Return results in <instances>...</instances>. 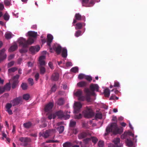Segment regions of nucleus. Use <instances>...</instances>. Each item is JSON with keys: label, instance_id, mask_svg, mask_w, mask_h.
I'll list each match as a JSON object with an SVG mask.
<instances>
[{"label": "nucleus", "instance_id": "obj_1", "mask_svg": "<svg viewBox=\"0 0 147 147\" xmlns=\"http://www.w3.org/2000/svg\"><path fill=\"white\" fill-rule=\"evenodd\" d=\"M47 44L49 46L50 51L51 52H53V50L56 51L58 54H59L61 53V51H62V56L64 57H66L67 56V51L65 48H63L61 49V46L57 44H55L53 48L50 47V45L52 42L53 37V36L51 34H48L47 35Z\"/></svg>", "mask_w": 147, "mask_h": 147}, {"label": "nucleus", "instance_id": "obj_2", "mask_svg": "<svg viewBox=\"0 0 147 147\" xmlns=\"http://www.w3.org/2000/svg\"><path fill=\"white\" fill-rule=\"evenodd\" d=\"M130 136L133 137L132 139L133 142L130 139H127L126 141L127 146L128 147H134L135 146L134 143L137 142V135L134 136V134L130 131H126L125 132L124 134L121 136V138L122 139H123Z\"/></svg>", "mask_w": 147, "mask_h": 147}, {"label": "nucleus", "instance_id": "obj_3", "mask_svg": "<svg viewBox=\"0 0 147 147\" xmlns=\"http://www.w3.org/2000/svg\"><path fill=\"white\" fill-rule=\"evenodd\" d=\"M106 131V132L105 133V135H107L110 132L114 134H117L123 131V129L122 127H118L116 123H114L107 127Z\"/></svg>", "mask_w": 147, "mask_h": 147}, {"label": "nucleus", "instance_id": "obj_4", "mask_svg": "<svg viewBox=\"0 0 147 147\" xmlns=\"http://www.w3.org/2000/svg\"><path fill=\"white\" fill-rule=\"evenodd\" d=\"M17 43L18 44L19 46L23 48V49L20 50V52L21 53H25L27 52V49L26 48L28 46L27 41L25 38L22 37L19 38L17 41Z\"/></svg>", "mask_w": 147, "mask_h": 147}, {"label": "nucleus", "instance_id": "obj_5", "mask_svg": "<svg viewBox=\"0 0 147 147\" xmlns=\"http://www.w3.org/2000/svg\"><path fill=\"white\" fill-rule=\"evenodd\" d=\"M19 78V76L17 75L14 76L12 80L10 81L9 83L7 84L4 88L5 90H9L10 88V83H12V88H14L15 86L18 83V79Z\"/></svg>", "mask_w": 147, "mask_h": 147}, {"label": "nucleus", "instance_id": "obj_6", "mask_svg": "<svg viewBox=\"0 0 147 147\" xmlns=\"http://www.w3.org/2000/svg\"><path fill=\"white\" fill-rule=\"evenodd\" d=\"M82 92L81 90H78L75 92L74 94L76 96L78 97V99L79 100L84 101L86 100L87 101H90V98L89 96L86 98L82 96Z\"/></svg>", "mask_w": 147, "mask_h": 147}, {"label": "nucleus", "instance_id": "obj_7", "mask_svg": "<svg viewBox=\"0 0 147 147\" xmlns=\"http://www.w3.org/2000/svg\"><path fill=\"white\" fill-rule=\"evenodd\" d=\"M83 113L85 117L87 118L92 117L94 115L92 109L90 107H87L86 110Z\"/></svg>", "mask_w": 147, "mask_h": 147}, {"label": "nucleus", "instance_id": "obj_8", "mask_svg": "<svg viewBox=\"0 0 147 147\" xmlns=\"http://www.w3.org/2000/svg\"><path fill=\"white\" fill-rule=\"evenodd\" d=\"M56 131L55 129L49 130L46 131L44 133L40 132L39 134L40 136H42L45 138H46L51 134H53Z\"/></svg>", "mask_w": 147, "mask_h": 147}, {"label": "nucleus", "instance_id": "obj_9", "mask_svg": "<svg viewBox=\"0 0 147 147\" xmlns=\"http://www.w3.org/2000/svg\"><path fill=\"white\" fill-rule=\"evenodd\" d=\"M64 113L61 111H59L56 112L55 113L51 115L48 117L49 119L53 118L54 119L56 115H57L59 118H62L64 117Z\"/></svg>", "mask_w": 147, "mask_h": 147}, {"label": "nucleus", "instance_id": "obj_10", "mask_svg": "<svg viewBox=\"0 0 147 147\" xmlns=\"http://www.w3.org/2000/svg\"><path fill=\"white\" fill-rule=\"evenodd\" d=\"M82 107V105L79 102H75L74 103V113H78Z\"/></svg>", "mask_w": 147, "mask_h": 147}, {"label": "nucleus", "instance_id": "obj_11", "mask_svg": "<svg viewBox=\"0 0 147 147\" xmlns=\"http://www.w3.org/2000/svg\"><path fill=\"white\" fill-rule=\"evenodd\" d=\"M40 49V47L39 46L37 45L31 47L30 49V51L32 53L34 54L38 52Z\"/></svg>", "mask_w": 147, "mask_h": 147}, {"label": "nucleus", "instance_id": "obj_12", "mask_svg": "<svg viewBox=\"0 0 147 147\" xmlns=\"http://www.w3.org/2000/svg\"><path fill=\"white\" fill-rule=\"evenodd\" d=\"M5 49H3L0 51V62L6 58L7 55L5 53Z\"/></svg>", "mask_w": 147, "mask_h": 147}, {"label": "nucleus", "instance_id": "obj_13", "mask_svg": "<svg viewBox=\"0 0 147 147\" xmlns=\"http://www.w3.org/2000/svg\"><path fill=\"white\" fill-rule=\"evenodd\" d=\"M82 4L83 6L88 7L92 6L94 3L93 1L89 2V0H82Z\"/></svg>", "mask_w": 147, "mask_h": 147}, {"label": "nucleus", "instance_id": "obj_14", "mask_svg": "<svg viewBox=\"0 0 147 147\" xmlns=\"http://www.w3.org/2000/svg\"><path fill=\"white\" fill-rule=\"evenodd\" d=\"M120 139L118 138H115L113 140V142L115 145V147H123V144L120 143Z\"/></svg>", "mask_w": 147, "mask_h": 147}, {"label": "nucleus", "instance_id": "obj_15", "mask_svg": "<svg viewBox=\"0 0 147 147\" xmlns=\"http://www.w3.org/2000/svg\"><path fill=\"white\" fill-rule=\"evenodd\" d=\"M22 100V98L21 97H19L18 98H16L12 100L11 102L13 106L16 105H18Z\"/></svg>", "mask_w": 147, "mask_h": 147}, {"label": "nucleus", "instance_id": "obj_16", "mask_svg": "<svg viewBox=\"0 0 147 147\" xmlns=\"http://www.w3.org/2000/svg\"><path fill=\"white\" fill-rule=\"evenodd\" d=\"M92 140V142L94 144H96L98 140L95 137H92L90 138H87L84 140V142L86 144L88 143L90 141Z\"/></svg>", "mask_w": 147, "mask_h": 147}, {"label": "nucleus", "instance_id": "obj_17", "mask_svg": "<svg viewBox=\"0 0 147 147\" xmlns=\"http://www.w3.org/2000/svg\"><path fill=\"white\" fill-rule=\"evenodd\" d=\"M12 104L11 102L10 103H7L5 105L6 111L9 115H11L12 114V111L10 109V108L12 107Z\"/></svg>", "mask_w": 147, "mask_h": 147}, {"label": "nucleus", "instance_id": "obj_18", "mask_svg": "<svg viewBox=\"0 0 147 147\" xmlns=\"http://www.w3.org/2000/svg\"><path fill=\"white\" fill-rule=\"evenodd\" d=\"M99 87L97 84H92L90 86V90L92 91L98 92V91Z\"/></svg>", "mask_w": 147, "mask_h": 147}, {"label": "nucleus", "instance_id": "obj_19", "mask_svg": "<svg viewBox=\"0 0 147 147\" xmlns=\"http://www.w3.org/2000/svg\"><path fill=\"white\" fill-rule=\"evenodd\" d=\"M26 36H30L31 37L36 38L37 35V33L34 31H30L26 34Z\"/></svg>", "mask_w": 147, "mask_h": 147}, {"label": "nucleus", "instance_id": "obj_20", "mask_svg": "<svg viewBox=\"0 0 147 147\" xmlns=\"http://www.w3.org/2000/svg\"><path fill=\"white\" fill-rule=\"evenodd\" d=\"M53 105V104L52 102H50L46 106L45 108V111L46 112H48L50 111L52 109Z\"/></svg>", "mask_w": 147, "mask_h": 147}, {"label": "nucleus", "instance_id": "obj_21", "mask_svg": "<svg viewBox=\"0 0 147 147\" xmlns=\"http://www.w3.org/2000/svg\"><path fill=\"white\" fill-rule=\"evenodd\" d=\"M45 58V56L44 55L41 56L40 57L39 61L40 65H45L46 63L44 60Z\"/></svg>", "mask_w": 147, "mask_h": 147}, {"label": "nucleus", "instance_id": "obj_22", "mask_svg": "<svg viewBox=\"0 0 147 147\" xmlns=\"http://www.w3.org/2000/svg\"><path fill=\"white\" fill-rule=\"evenodd\" d=\"M17 44L16 42H14L13 45L11 46L9 48V51L10 52H13L17 49Z\"/></svg>", "mask_w": 147, "mask_h": 147}, {"label": "nucleus", "instance_id": "obj_23", "mask_svg": "<svg viewBox=\"0 0 147 147\" xmlns=\"http://www.w3.org/2000/svg\"><path fill=\"white\" fill-rule=\"evenodd\" d=\"M75 18L76 20H80L81 19H83L84 20H85V17L84 16H81L79 13H76L75 15Z\"/></svg>", "mask_w": 147, "mask_h": 147}, {"label": "nucleus", "instance_id": "obj_24", "mask_svg": "<svg viewBox=\"0 0 147 147\" xmlns=\"http://www.w3.org/2000/svg\"><path fill=\"white\" fill-rule=\"evenodd\" d=\"M85 24L79 23L76 24L75 29L76 30L81 29L83 26H85Z\"/></svg>", "mask_w": 147, "mask_h": 147}, {"label": "nucleus", "instance_id": "obj_25", "mask_svg": "<svg viewBox=\"0 0 147 147\" xmlns=\"http://www.w3.org/2000/svg\"><path fill=\"white\" fill-rule=\"evenodd\" d=\"M36 39V38H33L30 37L27 41L28 45H31L34 42Z\"/></svg>", "mask_w": 147, "mask_h": 147}, {"label": "nucleus", "instance_id": "obj_26", "mask_svg": "<svg viewBox=\"0 0 147 147\" xmlns=\"http://www.w3.org/2000/svg\"><path fill=\"white\" fill-rule=\"evenodd\" d=\"M5 36V38L7 39H10L13 37V35L11 33L9 32H6Z\"/></svg>", "mask_w": 147, "mask_h": 147}, {"label": "nucleus", "instance_id": "obj_27", "mask_svg": "<svg viewBox=\"0 0 147 147\" xmlns=\"http://www.w3.org/2000/svg\"><path fill=\"white\" fill-rule=\"evenodd\" d=\"M87 85V83L84 81H82L78 82L77 84V86L79 87H82L86 86Z\"/></svg>", "mask_w": 147, "mask_h": 147}, {"label": "nucleus", "instance_id": "obj_28", "mask_svg": "<svg viewBox=\"0 0 147 147\" xmlns=\"http://www.w3.org/2000/svg\"><path fill=\"white\" fill-rule=\"evenodd\" d=\"M59 77V74L57 73H55L53 75L52 78L55 81H57L58 80Z\"/></svg>", "mask_w": 147, "mask_h": 147}, {"label": "nucleus", "instance_id": "obj_29", "mask_svg": "<svg viewBox=\"0 0 147 147\" xmlns=\"http://www.w3.org/2000/svg\"><path fill=\"white\" fill-rule=\"evenodd\" d=\"M104 94L105 97H108L110 95V91L108 88H107L105 90Z\"/></svg>", "mask_w": 147, "mask_h": 147}, {"label": "nucleus", "instance_id": "obj_30", "mask_svg": "<svg viewBox=\"0 0 147 147\" xmlns=\"http://www.w3.org/2000/svg\"><path fill=\"white\" fill-rule=\"evenodd\" d=\"M84 91L88 96H89L90 95H93L94 94L93 92H91L89 89L88 88H85L84 89Z\"/></svg>", "mask_w": 147, "mask_h": 147}, {"label": "nucleus", "instance_id": "obj_31", "mask_svg": "<svg viewBox=\"0 0 147 147\" xmlns=\"http://www.w3.org/2000/svg\"><path fill=\"white\" fill-rule=\"evenodd\" d=\"M60 134L63 132L64 130V127L63 126H61L59 127H57Z\"/></svg>", "mask_w": 147, "mask_h": 147}, {"label": "nucleus", "instance_id": "obj_32", "mask_svg": "<svg viewBox=\"0 0 147 147\" xmlns=\"http://www.w3.org/2000/svg\"><path fill=\"white\" fill-rule=\"evenodd\" d=\"M23 98L24 99L26 100H28L30 98V95L29 94H24L23 96Z\"/></svg>", "mask_w": 147, "mask_h": 147}, {"label": "nucleus", "instance_id": "obj_33", "mask_svg": "<svg viewBox=\"0 0 147 147\" xmlns=\"http://www.w3.org/2000/svg\"><path fill=\"white\" fill-rule=\"evenodd\" d=\"M20 140L21 142H27L29 141L28 138H21L20 139Z\"/></svg>", "mask_w": 147, "mask_h": 147}, {"label": "nucleus", "instance_id": "obj_34", "mask_svg": "<svg viewBox=\"0 0 147 147\" xmlns=\"http://www.w3.org/2000/svg\"><path fill=\"white\" fill-rule=\"evenodd\" d=\"M71 70L72 72L74 73L78 72V67H74L72 68Z\"/></svg>", "mask_w": 147, "mask_h": 147}, {"label": "nucleus", "instance_id": "obj_35", "mask_svg": "<svg viewBox=\"0 0 147 147\" xmlns=\"http://www.w3.org/2000/svg\"><path fill=\"white\" fill-rule=\"evenodd\" d=\"M82 34L81 33V31L80 30H78L76 31L75 34V36L76 37H78L81 35Z\"/></svg>", "mask_w": 147, "mask_h": 147}, {"label": "nucleus", "instance_id": "obj_36", "mask_svg": "<svg viewBox=\"0 0 147 147\" xmlns=\"http://www.w3.org/2000/svg\"><path fill=\"white\" fill-rule=\"evenodd\" d=\"M4 19L7 21L8 20L9 18V16L8 13L6 12L3 16Z\"/></svg>", "mask_w": 147, "mask_h": 147}, {"label": "nucleus", "instance_id": "obj_37", "mask_svg": "<svg viewBox=\"0 0 147 147\" xmlns=\"http://www.w3.org/2000/svg\"><path fill=\"white\" fill-rule=\"evenodd\" d=\"M63 146V147H70L71 146V144L69 142H67L64 143Z\"/></svg>", "mask_w": 147, "mask_h": 147}, {"label": "nucleus", "instance_id": "obj_38", "mask_svg": "<svg viewBox=\"0 0 147 147\" xmlns=\"http://www.w3.org/2000/svg\"><path fill=\"white\" fill-rule=\"evenodd\" d=\"M86 135V134L85 132L82 133L79 135L78 136L79 138L80 139H82Z\"/></svg>", "mask_w": 147, "mask_h": 147}, {"label": "nucleus", "instance_id": "obj_39", "mask_svg": "<svg viewBox=\"0 0 147 147\" xmlns=\"http://www.w3.org/2000/svg\"><path fill=\"white\" fill-rule=\"evenodd\" d=\"M65 68H66V67H68L72 66V64L71 62L68 61L65 64Z\"/></svg>", "mask_w": 147, "mask_h": 147}, {"label": "nucleus", "instance_id": "obj_40", "mask_svg": "<svg viewBox=\"0 0 147 147\" xmlns=\"http://www.w3.org/2000/svg\"><path fill=\"white\" fill-rule=\"evenodd\" d=\"M85 75L82 74H80L78 76V78L79 79L81 80L85 79Z\"/></svg>", "mask_w": 147, "mask_h": 147}, {"label": "nucleus", "instance_id": "obj_41", "mask_svg": "<svg viewBox=\"0 0 147 147\" xmlns=\"http://www.w3.org/2000/svg\"><path fill=\"white\" fill-rule=\"evenodd\" d=\"M98 146L99 147H103L104 146V142L101 140L99 141L98 143Z\"/></svg>", "mask_w": 147, "mask_h": 147}, {"label": "nucleus", "instance_id": "obj_42", "mask_svg": "<svg viewBox=\"0 0 147 147\" xmlns=\"http://www.w3.org/2000/svg\"><path fill=\"white\" fill-rule=\"evenodd\" d=\"M31 125V123L30 122L24 124V127L26 128H28L30 127Z\"/></svg>", "mask_w": 147, "mask_h": 147}, {"label": "nucleus", "instance_id": "obj_43", "mask_svg": "<svg viewBox=\"0 0 147 147\" xmlns=\"http://www.w3.org/2000/svg\"><path fill=\"white\" fill-rule=\"evenodd\" d=\"M63 103L64 101L62 98L60 99L57 102V104L59 105H61L63 104Z\"/></svg>", "mask_w": 147, "mask_h": 147}, {"label": "nucleus", "instance_id": "obj_44", "mask_svg": "<svg viewBox=\"0 0 147 147\" xmlns=\"http://www.w3.org/2000/svg\"><path fill=\"white\" fill-rule=\"evenodd\" d=\"M21 87L23 90H25L27 89L28 86L27 84L23 83L21 85Z\"/></svg>", "mask_w": 147, "mask_h": 147}, {"label": "nucleus", "instance_id": "obj_45", "mask_svg": "<svg viewBox=\"0 0 147 147\" xmlns=\"http://www.w3.org/2000/svg\"><path fill=\"white\" fill-rule=\"evenodd\" d=\"M45 72V69L43 67H40V73L41 74H43Z\"/></svg>", "mask_w": 147, "mask_h": 147}, {"label": "nucleus", "instance_id": "obj_46", "mask_svg": "<svg viewBox=\"0 0 147 147\" xmlns=\"http://www.w3.org/2000/svg\"><path fill=\"white\" fill-rule=\"evenodd\" d=\"M85 79L89 81H90L92 80V78L90 76L86 75L85 77Z\"/></svg>", "mask_w": 147, "mask_h": 147}, {"label": "nucleus", "instance_id": "obj_47", "mask_svg": "<svg viewBox=\"0 0 147 147\" xmlns=\"http://www.w3.org/2000/svg\"><path fill=\"white\" fill-rule=\"evenodd\" d=\"M17 69L16 67H13L9 69H8V71L9 73H11V72H13L16 71Z\"/></svg>", "mask_w": 147, "mask_h": 147}, {"label": "nucleus", "instance_id": "obj_48", "mask_svg": "<svg viewBox=\"0 0 147 147\" xmlns=\"http://www.w3.org/2000/svg\"><path fill=\"white\" fill-rule=\"evenodd\" d=\"M95 117L96 118L101 119L102 117V115L100 113H97Z\"/></svg>", "mask_w": 147, "mask_h": 147}, {"label": "nucleus", "instance_id": "obj_49", "mask_svg": "<svg viewBox=\"0 0 147 147\" xmlns=\"http://www.w3.org/2000/svg\"><path fill=\"white\" fill-rule=\"evenodd\" d=\"M4 3L5 5L6 6H9L11 4L10 1L7 0H4Z\"/></svg>", "mask_w": 147, "mask_h": 147}, {"label": "nucleus", "instance_id": "obj_50", "mask_svg": "<svg viewBox=\"0 0 147 147\" xmlns=\"http://www.w3.org/2000/svg\"><path fill=\"white\" fill-rule=\"evenodd\" d=\"M28 82L29 84L31 85L32 86L33 85L34 83L33 82V80L32 78H29L28 80Z\"/></svg>", "mask_w": 147, "mask_h": 147}, {"label": "nucleus", "instance_id": "obj_51", "mask_svg": "<svg viewBox=\"0 0 147 147\" xmlns=\"http://www.w3.org/2000/svg\"><path fill=\"white\" fill-rule=\"evenodd\" d=\"M76 124V122L75 121L71 120L70 123V126L71 127L74 126Z\"/></svg>", "mask_w": 147, "mask_h": 147}, {"label": "nucleus", "instance_id": "obj_52", "mask_svg": "<svg viewBox=\"0 0 147 147\" xmlns=\"http://www.w3.org/2000/svg\"><path fill=\"white\" fill-rule=\"evenodd\" d=\"M114 86L115 87H119L120 86V84L119 82L117 81H115Z\"/></svg>", "mask_w": 147, "mask_h": 147}, {"label": "nucleus", "instance_id": "obj_53", "mask_svg": "<svg viewBox=\"0 0 147 147\" xmlns=\"http://www.w3.org/2000/svg\"><path fill=\"white\" fill-rule=\"evenodd\" d=\"M59 141L57 140H49L46 141L47 143H54V142H58Z\"/></svg>", "mask_w": 147, "mask_h": 147}, {"label": "nucleus", "instance_id": "obj_54", "mask_svg": "<svg viewBox=\"0 0 147 147\" xmlns=\"http://www.w3.org/2000/svg\"><path fill=\"white\" fill-rule=\"evenodd\" d=\"M5 88L4 87H0V94L3 93L5 90Z\"/></svg>", "mask_w": 147, "mask_h": 147}, {"label": "nucleus", "instance_id": "obj_55", "mask_svg": "<svg viewBox=\"0 0 147 147\" xmlns=\"http://www.w3.org/2000/svg\"><path fill=\"white\" fill-rule=\"evenodd\" d=\"M14 64V62L11 61L8 63L7 65L8 67H10L13 66Z\"/></svg>", "mask_w": 147, "mask_h": 147}, {"label": "nucleus", "instance_id": "obj_56", "mask_svg": "<svg viewBox=\"0 0 147 147\" xmlns=\"http://www.w3.org/2000/svg\"><path fill=\"white\" fill-rule=\"evenodd\" d=\"M70 115H64V117L63 118L65 119H68L70 117Z\"/></svg>", "mask_w": 147, "mask_h": 147}, {"label": "nucleus", "instance_id": "obj_57", "mask_svg": "<svg viewBox=\"0 0 147 147\" xmlns=\"http://www.w3.org/2000/svg\"><path fill=\"white\" fill-rule=\"evenodd\" d=\"M110 99H111L117 100L118 99V98L115 96H112L111 97Z\"/></svg>", "mask_w": 147, "mask_h": 147}, {"label": "nucleus", "instance_id": "obj_58", "mask_svg": "<svg viewBox=\"0 0 147 147\" xmlns=\"http://www.w3.org/2000/svg\"><path fill=\"white\" fill-rule=\"evenodd\" d=\"M49 65L51 69H53V64L51 62H50L49 63Z\"/></svg>", "mask_w": 147, "mask_h": 147}, {"label": "nucleus", "instance_id": "obj_59", "mask_svg": "<svg viewBox=\"0 0 147 147\" xmlns=\"http://www.w3.org/2000/svg\"><path fill=\"white\" fill-rule=\"evenodd\" d=\"M82 115L81 114H80L78 115H76L75 117V119H79L82 117Z\"/></svg>", "mask_w": 147, "mask_h": 147}, {"label": "nucleus", "instance_id": "obj_60", "mask_svg": "<svg viewBox=\"0 0 147 147\" xmlns=\"http://www.w3.org/2000/svg\"><path fill=\"white\" fill-rule=\"evenodd\" d=\"M56 89V86L55 85H54L51 88V90L53 92H54L55 91Z\"/></svg>", "mask_w": 147, "mask_h": 147}, {"label": "nucleus", "instance_id": "obj_61", "mask_svg": "<svg viewBox=\"0 0 147 147\" xmlns=\"http://www.w3.org/2000/svg\"><path fill=\"white\" fill-rule=\"evenodd\" d=\"M4 6L1 3H0V10H2L4 8Z\"/></svg>", "mask_w": 147, "mask_h": 147}, {"label": "nucleus", "instance_id": "obj_62", "mask_svg": "<svg viewBox=\"0 0 147 147\" xmlns=\"http://www.w3.org/2000/svg\"><path fill=\"white\" fill-rule=\"evenodd\" d=\"M35 80L37 81L39 77V74L38 73H37L35 76Z\"/></svg>", "mask_w": 147, "mask_h": 147}, {"label": "nucleus", "instance_id": "obj_63", "mask_svg": "<svg viewBox=\"0 0 147 147\" xmlns=\"http://www.w3.org/2000/svg\"><path fill=\"white\" fill-rule=\"evenodd\" d=\"M112 121L114 122H116L117 121V117L116 116H113V117Z\"/></svg>", "mask_w": 147, "mask_h": 147}, {"label": "nucleus", "instance_id": "obj_64", "mask_svg": "<svg viewBox=\"0 0 147 147\" xmlns=\"http://www.w3.org/2000/svg\"><path fill=\"white\" fill-rule=\"evenodd\" d=\"M108 147H115V144L114 145L113 144L110 143L108 144Z\"/></svg>", "mask_w": 147, "mask_h": 147}]
</instances>
